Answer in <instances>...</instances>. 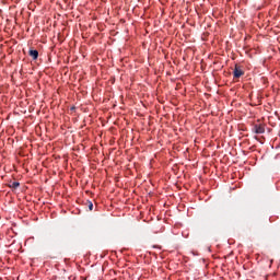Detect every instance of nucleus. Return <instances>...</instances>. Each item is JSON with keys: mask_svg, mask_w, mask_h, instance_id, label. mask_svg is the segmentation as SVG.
I'll return each mask as SVG.
<instances>
[{"mask_svg": "<svg viewBox=\"0 0 280 280\" xmlns=\"http://www.w3.org/2000/svg\"><path fill=\"white\" fill-rule=\"evenodd\" d=\"M253 132H255V135H264V132H266V125L255 124L253 127Z\"/></svg>", "mask_w": 280, "mask_h": 280, "instance_id": "1", "label": "nucleus"}, {"mask_svg": "<svg viewBox=\"0 0 280 280\" xmlns=\"http://www.w3.org/2000/svg\"><path fill=\"white\" fill-rule=\"evenodd\" d=\"M242 75H244V70H242V67H240L238 65H235L234 71H233V79L240 80V78H242Z\"/></svg>", "mask_w": 280, "mask_h": 280, "instance_id": "2", "label": "nucleus"}, {"mask_svg": "<svg viewBox=\"0 0 280 280\" xmlns=\"http://www.w3.org/2000/svg\"><path fill=\"white\" fill-rule=\"evenodd\" d=\"M28 56H31L33 60H38V50H30Z\"/></svg>", "mask_w": 280, "mask_h": 280, "instance_id": "3", "label": "nucleus"}, {"mask_svg": "<svg viewBox=\"0 0 280 280\" xmlns=\"http://www.w3.org/2000/svg\"><path fill=\"white\" fill-rule=\"evenodd\" d=\"M9 187H10L11 189H16V188L21 187V183H19V182H13V183H11V184L9 185Z\"/></svg>", "mask_w": 280, "mask_h": 280, "instance_id": "4", "label": "nucleus"}, {"mask_svg": "<svg viewBox=\"0 0 280 280\" xmlns=\"http://www.w3.org/2000/svg\"><path fill=\"white\" fill-rule=\"evenodd\" d=\"M89 209L90 211H93V202L89 201Z\"/></svg>", "mask_w": 280, "mask_h": 280, "instance_id": "5", "label": "nucleus"}]
</instances>
